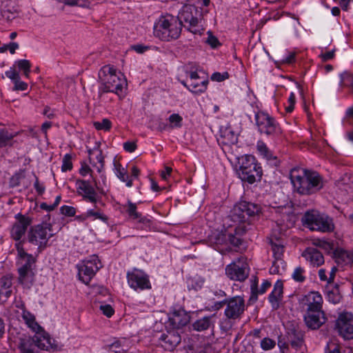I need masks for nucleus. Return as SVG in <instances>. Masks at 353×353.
Masks as SVG:
<instances>
[{"label": "nucleus", "instance_id": "36", "mask_svg": "<svg viewBox=\"0 0 353 353\" xmlns=\"http://www.w3.org/2000/svg\"><path fill=\"white\" fill-rule=\"evenodd\" d=\"M19 133H10L6 129L0 127V148L9 145L13 138L17 136Z\"/></svg>", "mask_w": 353, "mask_h": 353}, {"label": "nucleus", "instance_id": "40", "mask_svg": "<svg viewBox=\"0 0 353 353\" xmlns=\"http://www.w3.org/2000/svg\"><path fill=\"white\" fill-rule=\"evenodd\" d=\"M25 179V174L23 171H21L13 175L10 180V185L11 187H16L23 183L25 187H28L29 184L23 182Z\"/></svg>", "mask_w": 353, "mask_h": 353}, {"label": "nucleus", "instance_id": "22", "mask_svg": "<svg viewBox=\"0 0 353 353\" xmlns=\"http://www.w3.org/2000/svg\"><path fill=\"white\" fill-rule=\"evenodd\" d=\"M77 185H78L77 190L80 194L90 202L96 203L97 192L88 181L78 180L77 181Z\"/></svg>", "mask_w": 353, "mask_h": 353}, {"label": "nucleus", "instance_id": "7", "mask_svg": "<svg viewBox=\"0 0 353 353\" xmlns=\"http://www.w3.org/2000/svg\"><path fill=\"white\" fill-rule=\"evenodd\" d=\"M201 18L202 10L201 8L192 4H187L183 6L177 20L181 22V25L183 22L188 24V30L194 34H197L200 32L198 23Z\"/></svg>", "mask_w": 353, "mask_h": 353}, {"label": "nucleus", "instance_id": "13", "mask_svg": "<svg viewBox=\"0 0 353 353\" xmlns=\"http://www.w3.org/2000/svg\"><path fill=\"white\" fill-rule=\"evenodd\" d=\"M336 328L339 334L344 339H353V314L343 312L341 314L336 323Z\"/></svg>", "mask_w": 353, "mask_h": 353}, {"label": "nucleus", "instance_id": "55", "mask_svg": "<svg viewBox=\"0 0 353 353\" xmlns=\"http://www.w3.org/2000/svg\"><path fill=\"white\" fill-rule=\"evenodd\" d=\"M100 310L108 317L112 316L114 314V310L110 305H101Z\"/></svg>", "mask_w": 353, "mask_h": 353}, {"label": "nucleus", "instance_id": "8", "mask_svg": "<svg viewBox=\"0 0 353 353\" xmlns=\"http://www.w3.org/2000/svg\"><path fill=\"white\" fill-rule=\"evenodd\" d=\"M20 245L21 243L17 245L22 263V266L19 269V281L22 285L29 288L33 282L32 266L34 264L35 259L32 255L28 254L22 248H20Z\"/></svg>", "mask_w": 353, "mask_h": 353}, {"label": "nucleus", "instance_id": "30", "mask_svg": "<svg viewBox=\"0 0 353 353\" xmlns=\"http://www.w3.org/2000/svg\"><path fill=\"white\" fill-rule=\"evenodd\" d=\"M12 277L10 275L4 276L0 279V295L4 296L6 299L12 294Z\"/></svg>", "mask_w": 353, "mask_h": 353}, {"label": "nucleus", "instance_id": "11", "mask_svg": "<svg viewBox=\"0 0 353 353\" xmlns=\"http://www.w3.org/2000/svg\"><path fill=\"white\" fill-rule=\"evenodd\" d=\"M79 278L85 284H88L96 272L101 268V263L96 256H92L91 259L84 261L79 265Z\"/></svg>", "mask_w": 353, "mask_h": 353}, {"label": "nucleus", "instance_id": "48", "mask_svg": "<svg viewBox=\"0 0 353 353\" xmlns=\"http://www.w3.org/2000/svg\"><path fill=\"white\" fill-rule=\"evenodd\" d=\"M72 168V163L71 161V157L70 154H65L63 159V163L61 166V170L66 172L70 170Z\"/></svg>", "mask_w": 353, "mask_h": 353}, {"label": "nucleus", "instance_id": "21", "mask_svg": "<svg viewBox=\"0 0 353 353\" xmlns=\"http://www.w3.org/2000/svg\"><path fill=\"white\" fill-rule=\"evenodd\" d=\"M304 320L307 326L312 330L319 328L326 321L324 312L306 311Z\"/></svg>", "mask_w": 353, "mask_h": 353}, {"label": "nucleus", "instance_id": "64", "mask_svg": "<svg viewBox=\"0 0 353 353\" xmlns=\"http://www.w3.org/2000/svg\"><path fill=\"white\" fill-rule=\"evenodd\" d=\"M328 298L334 303H337L341 301V296L339 294H334V292H332L328 294Z\"/></svg>", "mask_w": 353, "mask_h": 353}, {"label": "nucleus", "instance_id": "19", "mask_svg": "<svg viewBox=\"0 0 353 353\" xmlns=\"http://www.w3.org/2000/svg\"><path fill=\"white\" fill-rule=\"evenodd\" d=\"M302 304L306 311L322 312L323 298L318 292H310L302 299Z\"/></svg>", "mask_w": 353, "mask_h": 353}, {"label": "nucleus", "instance_id": "2", "mask_svg": "<svg viewBox=\"0 0 353 353\" xmlns=\"http://www.w3.org/2000/svg\"><path fill=\"white\" fill-rule=\"evenodd\" d=\"M101 81L100 90L103 92H122L127 86V81L123 74L117 72L114 66L108 65L103 66L99 74Z\"/></svg>", "mask_w": 353, "mask_h": 353}, {"label": "nucleus", "instance_id": "62", "mask_svg": "<svg viewBox=\"0 0 353 353\" xmlns=\"http://www.w3.org/2000/svg\"><path fill=\"white\" fill-rule=\"evenodd\" d=\"M199 72H201L203 74H205L203 72H202L201 70L200 71H190V72L185 73L187 77H189L190 81L195 79H198V77H199L201 75L199 74Z\"/></svg>", "mask_w": 353, "mask_h": 353}, {"label": "nucleus", "instance_id": "23", "mask_svg": "<svg viewBox=\"0 0 353 353\" xmlns=\"http://www.w3.org/2000/svg\"><path fill=\"white\" fill-rule=\"evenodd\" d=\"M90 163L95 168L99 173H101L104 168V157L99 145L93 149L88 150Z\"/></svg>", "mask_w": 353, "mask_h": 353}, {"label": "nucleus", "instance_id": "56", "mask_svg": "<svg viewBox=\"0 0 353 353\" xmlns=\"http://www.w3.org/2000/svg\"><path fill=\"white\" fill-rule=\"evenodd\" d=\"M61 212L64 215L72 216L75 214L76 210L73 207L64 205L61 208Z\"/></svg>", "mask_w": 353, "mask_h": 353}, {"label": "nucleus", "instance_id": "28", "mask_svg": "<svg viewBox=\"0 0 353 353\" xmlns=\"http://www.w3.org/2000/svg\"><path fill=\"white\" fill-rule=\"evenodd\" d=\"M35 345L41 350H49L52 348L51 339L46 333H40L39 331L36 332L33 336Z\"/></svg>", "mask_w": 353, "mask_h": 353}, {"label": "nucleus", "instance_id": "10", "mask_svg": "<svg viewBox=\"0 0 353 353\" xmlns=\"http://www.w3.org/2000/svg\"><path fill=\"white\" fill-rule=\"evenodd\" d=\"M255 121L259 131L267 135L280 133V128L274 119L267 112H256Z\"/></svg>", "mask_w": 353, "mask_h": 353}, {"label": "nucleus", "instance_id": "41", "mask_svg": "<svg viewBox=\"0 0 353 353\" xmlns=\"http://www.w3.org/2000/svg\"><path fill=\"white\" fill-rule=\"evenodd\" d=\"M14 65H17L20 70L23 71V74L26 77H29L30 73L31 63L28 60H18L15 61Z\"/></svg>", "mask_w": 353, "mask_h": 353}, {"label": "nucleus", "instance_id": "43", "mask_svg": "<svg viewBox=\"0 0 353 353\" xmlns=\"http://www.w3.org/2000/svg\"><path fill=\"white\" fill-rule=\"evenodd\" d=\"M182 119V117L179 114H172L168 119L170 127L172 128L181 127Z\"/></svg>", "mask_w": 353, "mask_h": 353}, {"label": "nucleus", "instance_id": "57", "mask_svg": "<svg viewBox=\"0 0 353 353\" xmlns=\"http://www.w3.org/2000/svg\"><path fill=\"white\" fill-rule=\"evenodd\" d=\"M14 90H26L28 88V84L22 81L21 79H18L14 82Z\"/></svg>", "mask_w": 353, "mask_h": 353}, {"label": "nucleus", "instance_id": "15", "mask_svg": "<svg viewBox=\"0 0 353 353\" xmlns=\"http://www.w3.org/2000/svg\"><path fill=\"white\" fill-rule=\"evenodd\" d=\"M128 283L135 290L150 289L151 288L148 276L141 270L134 269L127 274Z\"/></svg>", "mask_w": 353, "mask_h": 353}, {"label": "nucleus", "instance_id": "54", "mask_svg": "<svg viewBox=\"0 0 353 353\" xmlns=\"http://www.w3.org/2000/svg\"><path fill=\"white\" fill-rule=\"evenodd\" d=\"M295 102H296L295 94L294 92H291L288 97V105L286 106L285 110H294Z\"/></svg>", "mask_w": 353, "mask_h": 353}, {"label": "nucleus", "instance_id": "24", "mask_svg": "<svg viewBox=\"0 0 353 353\" xmlns=\"http://www.w3.org/2000/svg\"><path fill=\"white\" fill-rule=\"evenodd\" d=\"M302 256L314 266L319 267L324 263V257L321 252L314 248H307Z\"/></svg>", "mask_w": 353, "mask_h": 353}, {"label": "nucleus", "instance_id": "20", "mask_svg": "<svg viewBox=\"0 0 353 353\" xmlns=\"http://www.w3.org/2000/svg\"><path fill=\"white\" fill-rule=\"evenodd\" d=\"M160 340L161 346L166 350H173L181 342V337L176 330L171 329L167 333L163 334Z\"/></svg>", "mask_w": 353, "mask_h": 353}, {"label": "nucleus", "instance_id": "42", "mask_svg": "<svg viewBox=\"0 0 353 353\" xmlns=\"http://www.w3.org/2000/svg\"><path fill=\"white\" fill-rule=\"evenodd\" d=\"M93 125L97 130L109 131L112 128V123L108 119H103L101 121L93 122Z\"/></svg>", "mask_w": 353, "mask_h": 353}, {"label": "nucleus", "instance_id": "61", "mask_svg": "<svg viewBox=\"0 0 353 353\" xmlns=\"http://www.w3.org/2000/svg\"><path fill=\"white\" fill-rule=\"evenodd\" d=\"M124 149L128 152H134L137 148V145L134 142H125L123 143Z\"/></svg>", "mask_w": 353, "mask_h": 353}, {"label": "nucleus", "instance_id": "17", "mask_svg": "<svg viewBox=\"0 0 353 353\" xmlns=\"http://www.w3.org/2000/svg\"><path fill=\"white\" fill-rule=\"evenodd\" d=\"M32 219L28 216L17 214L15 216V222L11 229V236L15 241H19L25 234L28 226L30 225Z\"/></svg>", "mask_w": 353, "mask_h": 353}, {"label": "nucleus", "instance_id": "52", "mask_svg": "<svg viewBox=\"0 0 353 353\" xmlns=\"http://www.w3.org/2000/svg\"><path fill=\"white\" fill-rule=\"evenodd\" d=\"M6 76L11 79L13 83L20 77L19 72L14 68H10L9 70L6 71Z\"/></svg>", "mask_w": 353, "mask_h": 353}, {"label": "nucleus", "instance_id": "1", "mask_svg": "<svg viewBox=\"0 0 353 353\" xmlns=\"http://www.w3.org/2000/svg\"><path fill=\"white\" fill-rule=\"evenodd\" d=\"M290 176L294 191L301 196L314 194L324 186L322 176L315 171L293 168Z\"/></svg>", "mask_w": 353, "mask_h": 353}, {"label": "nucleus", "instance_id": "46", "mask_svg": "<svg viewBox=\"0 0 353 353\" xmlns=\"http://www.w3.org/2000/svg\"><path fill=\"white\" fill-rule=\"evenodd\" d=\"M303 273H304V270L301 267H298L294 270V271L292 274V278L296 281L303 282L305 279V276L303 275Z\"/></svg>", "mask_w": 353, "mask_h": 353}, {"label": "nucleus", "instance_id": "29", "mask_svg": "<svg viewBox=\"0 0 353 353\" xmlns=\"http://www.w3.org/2000/svg\"><path fill=\"white\" fill-rule=\"evenodd\" d=\"M288 341L292 347L296 350L300 348L303 345V334L301 331L292 329L288 332Z\"/></svg>", "mask_w": 353, "mask_h": 353}, {"label": "nucleus", "instance_id": "25", "mask_svg": "<svg viewBox=\"0 0 353 353\" xmlns=\"http://www.w3.org/2000/svg\"><path fill=\"white\" fill-rule=\"evenodd\" d=\"M335 261L341 265H349L353 263V252L342 248H337L333 252Z\"/></svg>", "mask_w": 353, "mask_h": 353}, {"label": "nucleus", "instance_id": "6", "mask_svg": "<svg viewBox=\"0 0 353 353\" xmlns=\"http://www.w3.org/2000/svg\"><path fill=\"white\" fill-rule=\"evenodd\" d=\"M303 222L311 230L328 232L334 229L333 220L327 215L316 211L307 212L304 214Z\"/></svg>", "mask_w": 353, "mask_h": 353}, {"label": "nucleus", "instance_id": "16", "mask_svg": "<svg viewBox=\"0 0 353 353\" xmlns=\"http://www.w3.org/2000/svg\"><path fill=\"white\" fill-rule=\"evenodd\" d=\"M225 303L227 304L225 314L228 319H238L243 313L245 301L241 296H234L225 301Z\"/></svg>", "mask_w": 353, "mask_h": 353}, {"label": "nucleus", "instance_id": "14", "mask_svg": "<svg viewBox=\"0 0 353 353\" xmlns=\"http://www.w3.org/2000/svg\"><path fill=\"white\" fill-rule=\"evenodd\" d=\"M190 316L182 308L174 310L169 314L168 320L165 323L167 328L179 330L189 323Z\"/></svg>", "mask_w": 353, "mask_h": 353}, {"label": "nucleus", "instance_id": "4", "mask_svg": "<svg viewBox=\"0 0 353 353\" xmlns=\"http://www.w3.org/2000/svg\"><path fill=\"white\" fill-rule=\"evenodd\" d=\"M240 164L238 170L239 178L249 183H254L256 181H260L262 176V168L256 162L255 158L252 155H245L239 159Z\"/></svg>", "mask_w": 353, "mask_h": 353}, {"label": "nucleus", "instance_id": "59", "mask_svg": "<svg viewBox=\"0 0 353 353\" xmlns=\"http://www.w3.org/2000/svg\"><path fill=\"white\" fill-rule=\"evenodd\" d=\"M321 249H323L325 252H327V253H332L333 254V252L335 250H334V244L331 242H329V241H325L324 243H323V245H322V248Z\"/></svg>", "mask_w": 353, "mask_h": 353}, {"label": "nucleus", "instance_id": "33", "mask_svg": "<svg viewBox=\"0 0 353 353\" xmlns=\"http://www.w3.org/2000/svg\"><path fill=\"white\" fill-rule=\"evenodd\" d=\"M22 318L28 326L34 332H37L41 330L40 325L36 322L34 316L27 310L22 312Z\"/></svg>", "mask_w": 353, "mask_h": 353}, {"label": "nucleus", "instance_id": "27", "mask_svg": "<svg viewBox=\"0 0 353 353\" xmlns=\"http://www.w3.org/2000/svg\"><path fill=\"white\" fill-rule=\"evenodd\" d=\"M208 83L206 76H200L198 79L189 82L188 90L195 94L203 93L207 90Z\"/></svg>", "mask_w": 353, "mask_h": 353}, {"label": "nucleus", "instance_id": "35", "mask_svg": "<svg viewBox=\"0 0 353 353\" xmlns=\"http://www.w3.org/2000/svg\"><path fill=\"white\" fill-rule=\"evenodd\" d=\"M270 286V282H269L268 281H264L260 289H258L257 283L256 281H254L251 285L252 295L250 297V300L256 301L257 299L258 294L265 293L267 289L269 288Z\"/></svg>", "mask_w": 353, "mask_h": 353}, {"label": "nucleus", "instance_id": "60", "mask_svg": "<svg viewBox=\"0 0 353 353\" xmlns=\"http://www.w3.org/2000/svg\"><path fill=\"white\" fill-rule=\"evenodd\" d=\"M131 49L134 50L137 53L142 54L145 52L147 50H148L149 47L141 44H137L132 46Z\"/></svg>", "mask_w": 353, "mask_h": 353}, {"label": "nucleus", "instance_id": "39", "mask_svg": "<svg viewBox=\"0 0 353 353\" xmlns=\"http://www.w3.org/2000/svg\"><path fill=\"white\" fill-rule=\"evenodd\" d=\"M271 245H272V250L273 252V255L276 261H280V264H283V261L281 259V257L283 254L284 251V247L283 245L280 243H274L272 241H271Z\"/></svg>", "mask_w": 353, "mask_h": 353}, {"label": "nucleus", "instance_id": "26", "mask_svg": "<svg viewBox=\"0 0 353 353\" xmlns=\"http://www.w3.org/2000/svg\"><path fill=\"white\" fill-rule=\"evenodd\" d=\"M283 284L281 281H277L274 285L272 293L269 296V301L272 304L274 309H277L281 302L283 293Z\"/></svg>", "mask_w": 353, "mask_h": 353}, {"label": "nucleus", "instance_id": "53", "mask_svg": "<svg viewBox=\"0 0 353 353\" xmlns=\"http://www.w3.org/2000/svg\"><path fill=\"white\" fill-rule=\"evenodd\" d=\"M227 241L232 245L238 247L241 244V239L232 234H227Z\"/></svg>", "mask_w": 353, "mask_h": 353}, {"label": "nucleus", "instance_id": "38", "mask_svg": "<svg viewBox=\"0 0 353 353\" xmlns=\"http://www.w3.org/2000/svg\"><path fill=\"white\" fill-rule=\"evenodd\" d=\"M341 85L343 87L349 88L350 92L353 94V74L344 72L341 74Z\"/></svg>", "mask_w": 353, "mask_h": 353}, {"label": "nucleus", "instance_id": "18", "mask_svg": "<svg viewBox=\"0 0 353 353\" xmlns=\"http://www.w3.org/2000/svg\"><path fill=\"white\" fill-rule=\"evenodd\" d=\"M241 130V127L240 124L232 125L230 123L226 126H222L220 130V136L222 139V143L225 145L236 143Z\"/></svg>", "mask_w": 353, "mask_h": 353}, {"label": "nucleus", "instance_id": "50", "mask_svg": "<svg viewBox=\"0 0 353 353\" xmlns=\"http://www.w3.org/2000/svg\"><path fill=\"white\" fill-rule=\"evenodd\" d=\"M200 68L199 65L196 63L194 62H189L186 64H185L182 67V71L184 73L190 72V71H200Z\"/></svg>", "mask_w": 353, "mask_h": 353}, {"label": "nucleus", "instance_id": "44", "mask_svg": "<svg viewBox=\"0 0 353 353\" xmlns=\"http://www.w3.org/2000/svg\"><path fill=\"white\" fill-rule=\"evenodd\" d=\"M214 243L216 245L215 249L219 250L220 252L223 253V250L222 249H221L219 246L220 245H222V244H224V243L225 244L228 243L227 234H226L219 233L217 234V236H216L215 241H214Z\"/></svg>", "mask_w": 353, "mask_h": 353}, {"label": "nucleus", "instance_id": "45", "mask_svg": "<svg viewBox=\"0 0 353 353\" xmlns=\"http://www.w3.org/2000/svg\"><path fill=\"white\" fill-rule=\"evenodd\" d=\"M256 148L258 151L267 159L271 158V154L270 153L268 148L266 145L261 141L257 142Z\"/></svg>", "mask_w": 353, "mask_h": 353}, {"label": "nucleus", "instance_id": "32", "mask_svg": "<svg viewBox=\"0 0 353 353\" xmlns=\"http://www.w3.org/2000/svg\"><path fill=\"white\" fill-rule=\"evenodd\" d=\"M214 315L210 316H205L196 321L193 323V327L195 330L201 332L208 330L214 324L213 319Z\"/></svg>", "mask_w": 353, "mask_h": 353}, {"label": "nucleus", "instance_id": "49", "mask_svg": "<svg viewBox=\"0 0 353 353\" xmlns=\"http://www.w3.org/2000/svg\"><path fill=\"white\" fill-rule=\"evenodd\" d=\"M275 341L270 338H264L261 342L262 349L269 350L275 346Z\"/></svg>", "mask_w": 353, "mask_h": 353}, {"label": "nucleus", "instance_id": "37", "mask_svg": "<svg viewBox=\"0 0 353 353\" xmlns=\"http://www.w3.org/2000/svg\"><path fill=\"white\" fill-rule=\"evenodd\" d=\"M116 174L117 177L123 182H126V185L128 187H131L132 185V180H129L128 175L127 174L126 171L123 168L121 167V164L114 161V163Z\"/></svg>", "mask_w": 353, "mask_h": 353}, {"label": "nucleus", "instance_id": "12", "mask_svg": "<svg viewBox=\"0 0 353 353\" xmlns=\"http://www.w3.org/2000/svg\"><path fill=\"white\" fill-rule=\"evenodd\" d=\"M226 275L232 280L243 281L249 274L248 265L243 257L238 259L225 268Z\"/></svg>", "mask_w": 353, "mask_h": 353}, {"label": "nucleus", "instance_id": "5", "mask_svg": "<svg viewBox=\"0 0 353 353\" xmlns=\"http://www.w3.org/2000/svg\"><path fill=\"white\" fill-rule=\"evenodd\" d=\"M50 223H43L32 227L27 234V241L37 248L40 252L48 245V240L53 236Z\"/></svg>", "mask_w": 353, "mask_h": 353}, {"label": "nucleus", "instance_id": "9", "mask_svg": "<svg viewBox=\"0 0 353 353\" xmlns=\"http://www.w3.org/2000/svg\"><path fill=\"white\" fill-rule=\"evenodd\" d=\"M261 207L255 203L241 201L235 205L232 212V219L235 221L244 222L250 216L259 214Z\"/></svg>", "mask_w": 353, "mask_h": 353}, {"label": "nucleus", "instance_id": "63", "mask_svg": "<svg viewBox=\"0 0 353 353\" xmlns=\"http://www.w3.org/2000/svg\"><path fill=\"white\" fill-rule=\"evenodd\" d=\"M6 48L7 50H8L13 54L15 53L16 50L19 48V44L16 42H10L8 44H6Z\"/></svg>", "mask_w": 353, "mask_h": 353}, {"label": "nucleus", "instance_id": "47", "mask_svg": "<svg viewBox=\"0 0 353 353\" xmlns=\"http://www.w3.org/2000/svg\"><path fill=\"white\" fill-rule=\"evenodd\" d=\"M230 75L228 72L220 73L218 72H214L211 76V80L214 81L221 82L229 78Z\"/></svg>", "mask_w": 353, "mask_h": 353}, {"label": "nucleus", "instance_id": "3", "mask_svg": "<svg viewBox=\"0 0 353 353\" xmlns=\"http://www.w3.org/2000/svg\"><path fill=\"white\" fill-rule=\"evenodd\" d=\"M181 22L172 16H162L155 22L154 35L159 39L170 41L179 37L181 32Z\"/></svg>", "mask_w": 353, "mask_h": 353}, {"label": "nucleus", "instance_id": "51", "mask_svg": "<svg viewBox=\"0 0 353 353\" xmlns=\"http://www.w3.org/2000/svg\"><path fill=\"white\" fill-rule=\"evenodd\" d=\"M206 42L213 48H216L218 46H221V43L219 42L218 39L215 36H214L210 32H208V37Z\"/></svg>", "mask_w": 353, "mask_h": 353}, {"label": "nucleus", "instance_id": "31", "mask_svg": "<svg viewBox=\"0 0 353 353\" xmlns=\"http://www.w3.org/2000/svg\"><path fill=\"white\" fill-rule=\"evenodd\" d=\"M34 339L20 338L18 347L22 353H37L35 350Z\"/></svg>", "mask_w": 353, "mask_h": 353}, {"label": "nucleus", "instance_id": "34", "mask_svg": "<svg viewBox=\"0 0 353 353\" xmlns=\"http://www.w3.org/2000/svg\"><path fill=\"white\" fill-rule=\"evenodd\" d=\"M124 208L126 210L130 218L137 220L139 222H144L146 219L141 217V214L137 212V205L135 203L128 201L127 204L124 205Z\"/></svg>", "mask_w": 353, "mask_h": 353}, {"label": "nucleus", "instance_id": "58", "mask_svg": "<svg viewBox=\"0 0 353 353\" xmlns=\"http://www.w3.org/2000/svg\"><path fill=\"white\" fill-rule=\"evenodd\" d=\"M87 216H94L96 219H99L103 221H105L107 219L105 216H103L99 211H94L93 210H90L86 213Z\"/></svg>", "mask_w": 353, "mask_h": 353}]
</instances>
